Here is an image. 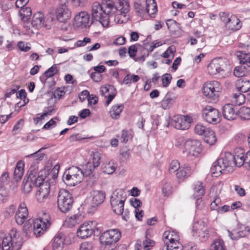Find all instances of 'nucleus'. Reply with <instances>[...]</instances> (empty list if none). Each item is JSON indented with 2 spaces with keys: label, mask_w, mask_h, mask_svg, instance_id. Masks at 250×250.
<instances>
[{
  "label": "nucleus",
  "mask_w": 250,
  "mask_h": 250,
  "mask_svg": "<svg viewBox=\"0 0 250 250\" xmlns=\"http://www.w3.org/2000/svg\"><path fill=\"white\" fill-rule=\"evenodd\" d=\"M114 2L111 0H103L101 3L95 2L91 7L92 20L99 21L103 27H108L110 12L114 10Z\"/></svg>",
  "instance_id": "f257e3e1"
},
{
  "label": "nucleus",
  "mask_w": 250,
  "mask_h": 250,
  "mask_svg": "<svg viewBox=\"0 0 250 250\" xmlns=\"http://www.w3.org/2000/svg\"><path fill=\"white\" fill-rule=\"evenodd\" d=\"M27 175L26 181L24 179L22 182V190L25 193L30 192L34 186L37 187L39 184L45 179L46 171L44 169L38 172V166L35 164L30 167Z\"/></svg>",
  "instance_id": "f03ea898"
},
{
  "label": "nucleus",
  "mask_w": 250,
  "mask_h": 250,
  "mask_svg": "<svg viewBox=\"0 0 250 250\" xmlns=\"http://www.w3.org/2000/svg\"><path fill=\"white\" fill-rule=\"evenodd\" d=\"M232 164V155L229 153L225 154L224 157L214 162L210 169L213 176L217 177L222 174L231 172L234 170Z\"/></svg>",
  "instance_id": "7ed1b4c3"
},
{
  "label": "nucleus",
  "mask_w": 250,
  "mask_h": 250,
  "mask_svg": "<svg viewBox=\"0 0 250 250\" xmlns=\"http://www.w3.org/2000/svg\"><path fill=\"white\" fill-rule=\"evenodd\" d=\"M121 236L118 229H111L104 232L100 237L101 243L104 246V250H114L115 243Z\"/></svg>",
  "instance_id": "20e7f679"
},
{
  "label": "nucleus",
  "mask_w": 250,
  "mask_h": 250,
  "mask_svg": "<svg viewBox=\"0 0 250 250\" xmlns=\"http://www.w3.org/2000/svg\"><path fill=\"white\" fill-rule=\"evenodd\" d=\"M83 176V170L78 167L72 166L64 172L62 178L67 185L75 186L81 182Z\"/></svg>",
  "instance_id": "39448f33"
},
{
  "label": "nucleus",
  "mask_w": 250,
  "mask_h": 250,
  "mask_svg": "<svg viewBox=\"0 0 250 250\" xmlns=\"http://www.w3.org/2000/svg\"><path fill=\"white\" fill-rule=\"evenodd\" d=\"M221 90L220 83L216 81L207 82L202 87L203 94L212 102H216L218 100Z\"/></svg>",
  "instance_id": "423d86ee"
},
{
  "label": "nucleus",
  "mask_w": 250,
  "mask_h": 250,
  "mask_svg": "<svg viewBox=\"0 0 250 250\" xmlns=\"http://www.w3.org/2000/svg\"><path fill=\"white\" fill-rule=\"evenodd\" d=\"M73 202V196L68 191L62 189L59 191L57 203L61 212L66 213L70 211L72 208Z\"/></svg>",
  "instance_id": "0eeeda50"
},
{
  "label": "nucleus",
  "mask_w": 250,
  "mask_h": 250,
  "mask_svg": "<svg viewBox=\"0 0 250 250\" xmlns=\"http://www.w3.org/2000/svg\"><path fill=\"white\" fill-rule=\"evenodd\" d=\"M119 5L115 6L114 10H112L110 12L108 19V25L111 21H113L117 23H122L123 20H121L120 16H125V14L129 11V4L127 0H118Z\"/></svg>",
  "instance_id": "6e6552de"
},
{
  "label": "nucleus",
  "mask_w": 250,
  "mask_h": 250,
  "mask_svg": "<svg viewBox=\"0 0 250 250\" xmlns=\"http://www.w3.org/2000/svg\"><path fill=\"white\" fill-rule=\"evenodd\" d=\"M202 151L201 143L193 139L186 140L183 153L189 159L193 160L197 157Z\"/></svg>",
  "instance_id": "1a4fd4ad"
},
{
  "label": "nucleus",
  "mask_w": 250,
  "mask_h": 250,
  "mask_svg": "<svg viewBox=\"0 0 250 250\" xmlns=\"http://www.w3.org/2000/svg\"><path fill=\"white\" fill-rule=\"evenodd\" d=\"M49 221V215L46 213H44L42 217L34 221L33 230L36 237H40L45 232L50 224Z\"/></svg>",
  "instance_id": "9d476101"
},
{
  "label": "nucleus",
  "mask_w": 250,
  "mask_h": 250,
  "mask_svg": "<svg viewBox=\"0 0 250 250\" xmlns=\"http://www.w3.org/2000/svg\"><path fill=\"white\" fill-rule=\"evenodd\" d=\"M202 117L204 121L213 125L219 123L221 116L219 110L210 105H206L202 111Z\"/></svg>",
  "instance_id": "9b49d317"
},
{
  "label": "nucleus",
  "mask_w": 250,
  "mask_h": 250,
  "mask_svg": "<svg viewBox=\"0 0 250 250\" xmlns=\"http://www.w3.org/2000/svg\"><path fill=\"white\" fill-rule=\"evenodd\" d=\"M209 229L204 223H194L192 227V235L201 241H205L209 237Z\"/></svg>",
  "instance_id": "f8f14e48"
},
{
  "label": "nucleus",
  "mask_w": 250,
  "mask_h": 250,
  "mask_svg": "<svg viewBox=\"0 0 250 250\" xmlns=\"http://www.w3.org/2000/svg\"><path fill=\"white\" fill-rule=\"evenodd\" d=\"M227 69V64L222 58L213 59L208 66V71L210 75H223Z\"/></svg>",
  "instance_id": "ddd939ff"
},
{
  "label": "nucleus",
  "mask_w": 250,
  "mask_h": 250,
  "mask_svg": "<svg viewBox=\"0 0 250 250\" xmlns=\"http://www.w3.org/2000/svg\"><path fill=\"white\" fill-rule=\"evenodd\" d=\"M39 189L36 192V197L39 202H43L48 197L50 192V184L47 181L43 180L39 184Z\"/></svg>",
  "instance_id": "4468645a"
},
{
  "label": "nucleus",
  "mask_w": 250,
  "mask_h": 250,
  "mask_svg": "<svg viewBox=\"0 0 250 250\" xmlns=\"http://www.w3.org/2000/svg\"><path fill=\"white\" fill-rule=\"evenodd\" d=\"M190 118L188 116H175L171 122L172 125L176 129L186 130L190 127Z\"/></svg>",
  "instance_id": "2eb2a0df"
},
{
  "label": "nucleus",
  "mask_w": 250,
  "mask_h": 250,
  "mask_svg": "<svg viewBox=\"0 0 250 250\" xmlns=\"http://www.w3.org/2000/svg\"><path fill=\"white\" fill-rule=\"evenodd\" d=\"M71 16V11L65 3L60 5L56 9V17L60 22H65L70 19Z\"/></svg>",
  "instance_id": "dca6fc26"
},
{
  "label": "nucleus",
  "mask_w": 250,
  "mask_h": 250,
  "mask_svg": "<svg viewBox=\"0 0 250 250\" xmlns=\"http://www.w3.org/2000/svg\"><path fill=\"white\" fill-rule=\"evenodd\" d=\"M105 193L102 190H93L90 193L89 199L90 204L93 207H96L102 203L104 200Z\"/></svg>",
  "instance_id": "f3484780"
},
{
  "label": "nucleus",
  "mask_w": 250,
  "mask_h": 250,
  "mask_svg": "<svg viewBox=\"0 0 250 250\" xmlns=\"http://www.w3.org/2000/svg\"><path fill=\"white\" fill-rule=\"evenodd\" d=\"M28 211L24 203H21L15 215V220L19 225H22L27 219Z\"/></svg>",
  "instance_id": "a211bd4d"
},
{
  "label": "nucleus",
  "mask_w": 250,
  "mask_h": 250,
  "mask_svg": "<svg viewBox=\"0 0 250 250\" xmlns=\"http://www.w3.org/2000/svg\"><path fill=\"white\" fill-rule=\"evenodd\" d=\"M92 225V222H85L81 225L77 230V236L81 239H85L90 236L93 233Z\"/></svg>",
  "instance_id": "6ab92c4d"
},
{
  "label": "nucleus",
  "mask_w": 250,
  "mask_h": 250,
  "mask_svg": "<svg viewBox=\"0 0 250 250\" xmlns=\"http://www.w3.org/2000/svg\"><path fill=\"white\" fill-rule=\"evenodd\" d=\"M237 110L232 104H227L222 107V114L224 118L228 120H233L237 116Z\"/></svg>",
  "instance_id": "aec40b11"
},
{
  "label": "nucleus",
  "mask_w": 250,
  "mask_h": 250,
  "mask_svg": "<svg viewBox=\"0 0 250 250\" xmlns=\"http://www.w3.org/2000/svg\"><path fill=\"white\" fill-rule=\"evenodd\" d=\"M101 95L106 99L105 104H109L116 95L115 89L113 86L109 85L102 86L100 89Z\"/></svg>",
  "instance_id": "412c9836"
},
{
  "label": "nucleus",
  "mask_w": 250,
  "mask_h": 250,
  "mask_svg": "<svg viewBox=\"0 0 250 250\" xmlns=\"http://www.w3.org/2000/svg\"><path fill=\"white\" fill-rule=\"evenodd\" d=\"M75 23L78 26L82 27H89V15L85 11H82L75 16Z\"/></svg>",
  "instance_id": "4be33fe9"
},
{
  "label": "nucleus",
  "mask_w": 250,
  "mask_h": 250,
  "mask_svg": "<svg viewBox=\"0 0 250 250\" xmlns=\"http://www.w3.org/2000/svg\"><path fill=\"white\" fill-rule=\"evenodd\" d=\"M114 203L110 204L113 211L116 214L121 215L123 219L127 221L129 219V211L127 209H125L124 211L125 202H123V203Z\"/></svg>",
  "instance_id": "5701e85b"
},
{
  "label": "nucleus",
  "mask_w": 250,
  "mask_h": 250,
  "mask_svg": "<svg viewBox=\"0 0 250 250\" xmlns=\"http://www.w3.org/2000/svg\"><path fill=\"white\" fill-rule=\"evenodd\" d=\"M193 197L196 199V204L199 206L198 203L202 201L201 198L204 195L205 189L203 183L201 181H197L193 184Z\"/></svg>",
  "instance_id": "b1692460"
},
{
  "label": "nucleus",
  "mask_w": 250,
  "mask_h": 250,
  "mask_svg": "<svg viewBox=\"0 0 250 250\" xmlns=\"http://www.w3.org/2000/svg\"><path fill=\"white\" fill-rule=\"evenodd\" d=\"M65 243V234L58 232L54 236L52 242V250H62Z\"/></svg>",
  "instance_id": "393cba45"
},
{
  "label": "nucleus",
  "mask_w": 250,
  "mask_h": 250,
  "mask_svg": "<svg viewBox=\"0 0 250 250\" xmlns=\"http://www.w3.org/2000/svg\"><path fill=\"white\" fill-rule=\"evenodd\" d=\"M193 171L194 169L190 166L185 164L177 171V178L180 181H183L185 179L190 176Z\"/></svg>",
  "instance_id": "a878e982"
},
{
  "label": "nucleus",
  "mask_w": 250,
  "mask_h": 250,
  "mask_svg": "<svg viewBox=\"0 0 250 250\" xmlns=\"http://www.w3.org/2000/svg\"><path fill=\"white\" fill-rule=\"evenodd\" d=\"M242 26L239 19L235 15H230L229 19L225 25L226 28L229 30L235 31L239 30Z\"/></svg>",
  "instance_id": "bb28decb"
},
{
  "label": "nucleus",
  "mask_w": 250,
  "mask_h": 250,
  "mask_svg": "<svg viewBox=\"0 0 250 250\" xmlns=\"http://www.w3.org/2000/svg\"><path fill=\"white\" fill-rule=\"evenodd\" d=\"M44 15L41 12H38L33 15L31 21L32 27L36 29H40L44 27Z\"/></svg>",
  "instance_id": "cd10ccee"
},
{
  "label": "nucleus",
  "mask_w": 250,
  "mask_h": 250,
  "mask_svg": "<svg viewBox=\"0 0 250 250\" xmlns=\"http://www.w3.org/2000/svg\"><path fill=\"white\" fill-rule=\"evenodd\" d=\"M235 86L238 91L245 93L250 89V81L246 78L239 79L236 82Z\"/></svg>",
  "instance_id": "c85d7f7f"
},
{
  "label": "nucleus",
  "mask_w": 250,
  "mask_h": 250,
  "mask_svg": "<svg viewBox=\"0 0 250 250\" xmlns=\"http://www.w3.org/2000/svg\"><path fill=\"white\" fill-rule=\"evenodd\" d=\"M126 200V195L124 190L118 189L114 190L110 198V204L118 202L123 203Z\"/></svg>",
  "instance_id": "c756f323"
},
{
  "label": "nucleus",
  "mask_w": 250,
  "mask_h": 250,
  "mask_svg": "<svg viewBox=\"0 0 250 250\" xmlns=\"http://www.w3.org/2000/svg\"><path fill=\"white\" fill-rule=\"evenodd\" d=\"M244 229H242V228H240V230L238 231L234 230L233 232H231L228 230L229 236L233 240H238L241 237L246 236L248 232H250V229L249 227H244Z\"/></svg>",
  "instance_id": "7c9ffc66"
},
{
  "label": "nucleus",
  "mask_w": 250,
  "mask_h": 250,
  "mask_svg": "<svg viewBox=\"0 0 250 250\" xmlns=\"http://www.w3.org/2000/svg\"><path fill=\"white\" fill-rule=\"evenodd\" d=\"M170 243H166V246L164 248L166 250H183V246L179 242L177 234H175L173 238H170Z\"/></svg>",
  "instance_id": "2f4dec72"
},
{
  "label": "nucleus",
  "mask_w": 250,
  "mask_h": 250,
  "mask_svg": "<svg viewBox=\"0 0 250 250\" xmlns=\"http://www.w3.org/2000/svg\"><path fill=\"white\" fill-rule=\"evenodd\" d=\"M146 15L154 18L157 11V4L155 0H146Z\"/></svg>",
  "instance_id": "473e14b6"
},
{
  "label": "nucleus",
  "mask_w": 250,
  "mask_h": 250,
  "mask_svg": "<svg viewBox=\"0 0 250 250\" xmlns=\"http://www.w3.org/2000/svg\"><path fill=\"white\" fill-rule=\"evenodd\" d=\"M235 55L241 64H246L248 66V62H250V52L246 50H240L236 51Z\"/></svg>",
  "instance_id": "72a5a7b5"
},
{
  "label": "nucleus",
  "mask_w": 250,
  "mask_h": 250,
  "mask_svg": "<svg viewBox=\"0 0 250 250\" xmlns=\"http://www.w3.org/2000/svg\"><path fill=\"white\" fill-rule=\"evenodd\" d=\"M24 166L23 161L21 160L17 163L14 172V178L16 181L21 180L24 173Z\"/></svg>",
  "instance_id": "f704fd0d"
},
{
  "label": "nucleus",
  "mask_w": 250,
  "mask_h": 250,
  "mask_svg": "<svg viewBox=\"0 0 250 250\" xmlns=\"http://www.w3.org/2000/svg\"><path fill=\"white\" fill-rule=\"evenodd\" d=\"M144 0H136L134 3V7L136 13L142 17L146 15V7L144 5Z\"/></svg>",
  "instance_id": "c9c22d12"
},
{
  "label": "nucleus",
  "mask_w": 250,
  "mask_h": 250,
  "mask_svg": "<svg viewBox=\"0 0 250 250\" xmlns=\"http://www.w3.org/2000/svg\"><path fill=\"white\" fill-rule=\"evenodd\" d=\"M124 106L122 104H116L112 106L109 111L110 117L113 119H118L120 117V114L122 112Z\"/></svg>",
  "instance_id": "e433bc0d"
},
{
  "label": "nucleus",
  "mask_w": 250,
  "mask_h": 250,
  "mask_svg": "<svg viewBox=\"0 0 250 250\" xmlns=\"http://www.w3.org/2000/svg\"><path fill=\"white\" fill-rule=\"evenodd\" d=\"M237 116H238L241 120H250V108L243 106L237 110Z\"/></svg>",
  "instance_id": "4c0bfd02"
},
{
  "label": "nucleus",
  "mask_w": 250,
  "mask_h": 250,
  "mask_svg": "<svg viewBox=\"0 0 250 250\" xmlns=\"http://www.w3.org/2000/svg\"><path fill=\"white\" fill-rule=\"evenodd\" d=\"M55 21L54 14L53 12H49L46 16L44 17V27L46 29H50L54 24Z\"/></svg>",
  "instance_id": "58836bf2"
},
{
  "label": "nucleus",
  "mask_w": 250,
  "mask_h": 250,
  "mask_svg": "<svg viewBox=\"0 0 250 250\" xmlns=\"http://www.w3.org/2000/svg\"><path fill=\"white\" fill-rule=\"evenodd\" d=\"M116 167L113 162H109L104 164L102 166V170L103 172L111 174L115 170Z\"/></svg>",
  "instance_id": "ea45409f"
},
{
  "label": "nucleus",
  "mask_w": 250,
  "mask_h": 250,
  "mask_svg": "<svg viewBox=\"0 0 250 250\" xmlns=\"http://www.w3.org/2000/svg\"><path fill=\"white\" fill-rule=\"evenodd\" d=\"M211 250H226L223 240L221 239L214 240L211 245Z\"/></svg>",
  "instance_id": "a19ab883"
},
{
  "label": "nucleus",
  "mask_w": 250,
  "mask_h": 250,
  "mask_svg": "<svg viewBox=\"0 0 250 250\" xmlns=\"http://www.w3.org/2000/svg\"><path fill=\"white\" fill-rule=\"evenodd\" d=\"M173 102L174 99L171 98L167 93L161 102V106L165 110L168 109L171 106Z\"/></svg>",
  "instance_id": "79ce46f5"
},
{
  "label": "nucleus",
  "mask_w": 250,
  "mask_h": 250,
  "mask_svg": "<svg viewBox=\"0 0 250 250\" xmlns=\"http://www.w3.org/2000/svg\"><path fill=\"white\" fill-rule=\"evenodd\" d=\"M204 141L209 145H213L216 142V138L214 132L210 129L208 132L204 136Z\"/></svg>",
  "instance_id": "37998d69"
},
{
  "label": "nucleus",
  "mask_w": 250,
  "mask_h": 250,
  "mask_svg": "<svg viewBox=\"0 0 250 250\" xmlns=\"http://www.w3.org/2000/svg\"><path fill=\"white\" fill-rule=\"evenodd\" d=\"M210 129L202 124H198L194 127V131L196 134L204 136L208 132Z\"/></svg>",
  "instance_id": "c03bdc74"
},
{
  "label": "nucleus",
  "mask_w": 250,
  "mask_h": 250,
  "mask_svg": "<svg viewBox=\"0 0 250 250\" xmlns=\"http://www.w3.org/2000/svg\"><path fill=\"white\" fill-rule=\"evenodd\" d=\"M22 21L25 22L28 21L32 14L31 9L26 7L22 8L20 12Z\"/></svg>",
  "instance_id": "a18cd8bd"
},
{
  "label": "nucleus",
  "mask_w": 250,
  "mask_h": 250,
  "mask_svg": "<svg viewBox=\"0 0 250 250\" xmlns=\"http://www.w3.org/2000/svg\"><path fill=\"white\" fill-rule=\"evenodd\" d=\"M245 101V95L241 93L234 94L232 100V102L235 104V105H240L244 103Z\"/></svg>",
  "instance_id": "49530a36"
},
{
  "label": "nucleus",
  "mask_w": 250,
  "mask_h": 250,
  "mask_svg": "<svg viewBox=\"0 0 250 250\" xmlns=\"http://www.w3.org/2000/svg\"><path fill=\"white\" fill-rule=\"evenodd\" d=\"M140 80V77L138 75H131L130 74H127L125 76L123 83L127 85L131 83L132 82L136 83Z\"/></svg>",
  "instance_id": "de8ad7c7"
},
{
  "label": "nucleus",
  "mask_w": 250,
  "mask_h": 250,
  "mask_svg": "<svg viewBox=\"0 0 250 250\" xmlns=\"http://www.w3.org/2000/svg\"><path fill=\"white\" fill-rule=\"evenodd\" d=\"M96 167L92 164V162H88L84 166L83 173L84 176H90Z\"/></svg>",
  "instance_id": "09e8293b"
},
{
  "label": "nucleus",
  "mask_w": 250,
  "mask_h": 250,
  "mask_svg": "<svg viewBox=\"0 0 250 250\" xmlns=\"http://www.w3.org/2000/svg\"><path fill=\"white\" fill-rule=\"evenodd\" d=\"M175 52V48L173 46H169L167 49L161 55L165 58H171L173 59L174 56V53Z\"/></svg>",
  "instance_id": "8fccbe9b"
},
{
  "label": "nucleus",
  "mask_w": 250,
  "mask_h": 250,
  "mask_svg": "<svg viewBox=\"0 0 250 250\" xmlns=\"http://www.w3.org/2000/svg\"><path fill=\"white\" fill-rule=\"evenodd\" d=\"M43 149L44 148L43 147H42L36 152L26 156V157H32L36 161H41L42 160L44 156V154L42 152V150H43Z\"/></svg>",
  "instance_id": "3c124183"
},
{
  "label": "nucleus",
  "mask_w": 250,
  "mask_h": 250,
  "mask_svg": "<svg viewBox=\"0 0 250 250\" xmlns=\"http://www.w3.org/2000/svg\"><path fill=\"white\" fill-rule=\"evenodd\" d=\"M58 72V69L56 65L54 64L44 73V75L45 77L48 78L54 76Z\"/></svg>",
  "instance_id": "603ef678"
},
{
  "label": "nucleus",
  "mask_w": 250,
  "mask_h": 250,
  "mask_svg": "<svg viewBox=\"0 0 250 250\" xmlns=\"http://www.w3.org/2000/svg\"><path fill=\"white\" fill-rule=\"evenodd\" d=\"M244 157L245 155L232 157V164H234L238 167L242 166L245 164Z\"/></svg>",
  "instance_id": "864d4df0"
},
{
  "label": "nucleus",
  "mask_w": 250,
  "mask_h": 250,
  "mask_svg": "<svg viewBox=\"0 0 250 250\" xmlns=\"http://www.w3.org/2000/svg\"><path fill=\"white\" fill-rule=\"evenodd\" d=\"M175 234H176V232L174 231L171 232L166 231L164 233L163 238L165 243L164 247L166 246V243H170V241H171L170 239L173 238Z\"/></svg>",
  "instance_id": "5fc2aeb1"
},
{
  "label": "nucleus",
  "mask_w": 250,
  "mask_h": 250,
  "mask_svg": "<svg viewBox=\"0 0 250 250\" xmlns=\"http://www.w3.org/2000/svg\"><path fill=\"white\" fill-rule=\"evenodd\" d=\"M180 168V163L177 160H174L171 161L170 164L169 171L170 173H174L177 171Z\"/></svg>",
  "instance_id": "6e6d98bb"
},
{
  "label": "nucleus",
  "mask_w": 250,
  "mask_h": 250,
  "mask_svg": "<svg viewBox=\"0 0 250 250\" xmlns=\"http://www.w3.org/2000/svg\"><path fill=\"white\" fill-rule=\"evenodd\" d=\"M172 77L170 74L166 73L162 76V82L163 86L166 87L168 86L170 83Z\"/></svg>",
  "instance_id": "4d7b16f0"
},
{
  "label": "nucleus",
  "mask_w": 250,
  "mask_h": 250,
  "mask_svg": "<svg viewBox=\"0 0 250 250\" xmlns=\"http://www.w3.org/2000/svg\"><path fill=\"white\" fill-rule=\"evenodd\" d=\"M7 195V190L4 186H0V202H3Z\"/></svg>",
  "instance_id": "13d9d810"
},
{
  "label": "nucleus",
  "mask_w": 250,
  "mask_h": 250,
  "mask_svg": "<svg viewBox=\"0 0 250 250\" xmlns=\"http://www.w3.org/2000/svg\"><path fill=\"white\" fill-rule=\"evenodd\" d=\"M143 249L144 250H149L154 244V241L151 240H149L146 237V239L143 240Z\"/></svg>",
  "instance_id": "bf43d9fd"
},
{
  "label": "nucleus",
  "mask_w": 250,
  "mask_h": 250,
  "mask_svg": "<svg viewBox=\"0 0 250 250\" xmlns=\"http://www.w3.org/2000/svg\"><path fill=\"white\" fill-rule=\"evenodd\" d=\"M221 201L220 198L216 197L210 204V208L212 210H218L219 208V205L221 204Z\"/></svg>",
  "instance_id": "052dcab7"
},
{
  "label": "nucleus",
  "mask_w": 250,
  "mask_h": 250,
  "mask_svg": "<svg viewBox=\"0 0 250 250\" xmlns=\"http://www.w3.org/2000/svg\"><path fill=\"white\" fill-rule=\"evenodd\" d=\"M166 24L168 29L170 31H172L173 30H175L176 27H178V23L173 20H168L167 21Z\"/></svg>",
  "instance_id": "680f3d73"
},
{
  "label": "nucleus",
  "mask_w": 250,
  "mask_h": 250,
  "mask_svg": "<svg viewBox=\"0 0 250 250\" xmlns=\"http://www.w3.org/2000/svg\"><path fill=\"white\" fill-rule=\"evenodd\" d=\"M92 159L93 162L92 164L97 168L100 164L101 154L98 152L94 153Z\"/></svg>",
  "instance_id": "e2e57ef3"
},
{
  "label": "nucleus",
  "mask_w": 250,
  "mask_h": 250,
  "mask_svg": "<svg viewBox=\"0 0 250 250\" xmlns=\"http://www.w3.org/2000/svg\"><path fill=\"white\" fill-rule=\"evenodd\" d=\"M15 207L11 205L7 208L4 212V216L6 218H9L12 216L15 211Z\"/></svg>",
  "instance_id": "0e129e2a"
},
{
  "label": "nucleus",
  "mask_w": 250,
  "mask_h": 250,
  "mask_svg": "<svg viewBox=\"0 0 250 250\" xmlns=\"http://www.w3.org/2000/svg\"><path fill=\"white\" fill-rule=\"evenodd\" d=\"M234 75L237 77H242L244 75L245 72L242 66H237L233 71Z\"/></svg>",
  "instance_id": "69168bd1"
},
{
  "label": "nucleus",
  "mask_w": 250,
  "mask_h": 250,
  "mask_svg": "<svg viewBox=\"0 0 250 250\" xmlns=\"http://www.w3.org/2000/svg\"><path fill=\"white\" fill-rule=\"evenodd\" d=\"M92 243L89 242H84L80 246V250H92Z\"/></svg>",
  "instance_id": "338daca9"
},
{
  "label": "nucleus",
  "mask_w": 250,
  "mask_h": 250,
  "mask_svg": "<svg viewBox=\"0 0 250 250\" xmlns=\"http://www.w3.org/2000/svg\"><path fill=\"white\" fill-rule=\"evenodd\" d=\"M245 164L243 165L247 169H250V150L248 151L245 155Z\"/></svg>",
  "instance_id": "774afa93"
}]
</instances>
